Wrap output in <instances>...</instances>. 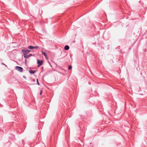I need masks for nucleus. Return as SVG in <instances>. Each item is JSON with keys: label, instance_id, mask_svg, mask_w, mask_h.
Wrapping results in <instances>:
<instances>
[{"label": "nucleus", "instance_id": "f257e3e1", "mask_svg": "<svg viewBox=\"0 0 147 147\" xmlns=\"http://www.w3.org/2000/svg\"><path fill=\"white\" fill-rule=\"evenodd\" d=\"M22 51L24 55H25V54H26V55H27L31 51L24 49L22 50Z\"/></svg>", "mask_w": 147, "mask_h": 147}, {"label": "nucleus", "instance_id": "f03ea898", "mask_svg": "<svg viewBox=\"0 0 147 147\" xmlns=\"http://www.w3.org/2000/svg\"><path fill=\"white\" fill-rule=\"evenodd\" d=\"M43 63V61L42 60H40L39 59H37V63L38 64V67H39L41 66Z\"/></svg>", "mask_w": 147, "mask_h": 147}, {"label": "nucleus", "instance_id": "7ed1b4c3", "mask_svg": "<svg viewBox=\"0 0 147 147\" xmlns=\"http://www.w3.org/2000/svg\"><path fill=\"white\" fill-rule=\"evenodd\" d=\"M16 69L20 72H22L23 70V69L22 67L18 66H16Z\"/></svg>", "mask_w": 147, "mask_h": 147}, {"label": "nucleus", "instance_id": "20e7f679", "mask_svg": "<svg viewBox=\"0 0 147 147\" xmlns=\"http://www.w3.org/2000/svg\"><path fill=\"white\" fill-rule=\"evenodd\" d=\"M24 55V57L25 58H28L29 57H30L32 56V54H29L28 55H26V54H25Z\"/></svg>", "mask_w": 147, "mask_h": 147}, {"label": "nucleus", "instance_id": "39448f33", "mask_svg": "<svg viewBox=\"0 0 147 147\" xmlns=\"http://www.w3.org/2000/svg\"><path fill=\"white\" fill-rule=\"evenodd\" d=\"M42 53L43 55H44L45 57L46 58V59H47L48 56L46 53L43 51H42Z\"/></svg>", "mask_w": 147, "mask_h": 147}, {"label": "nucleus", "instance_id": "423d86ee", "mask_svg": "<svg viewBox=\"0 0 147 147\" xmlns=\"http://www.w3.org/2000/svg\"><path fill=\"white\" fill-rule=\"evenodd\" d=\"M36 72V71L33 70H29V72L31 74H33Z\"/></svg>", "mask_w": 147, "mask_h": 147}, {"label": "nucleus", "instance_id": "0eeeda50", "mask_svg": "<svg viewBox=\"0 0 147 147\" xmlns=\"http://www.w3.org/2000/svg\"><path fill=\"white\" fill-rule=\"evenodd\" d=\"M69 47L68 45H66L65 46V50H67L69 49Z\"/></svg>", "mask_w": 147, "mask_h": 147}, {"label": "nucleus", "instance_id": "6e6552de", "mask_svg": "<svg viewBox=\"0 0 147 147\" xmlns=\"http://www.w3.org/2000/svg\"><path fill=\"white\" fill-rule=\"evenodd\" d=\"M28 48L31 49H34V47L32 46H29L28 47Z\"/></svg>", "mask_w": 147, "mask_h": 147}, {"label": "nucleus", "instance_id": "1a4fd4ad", "mask_svg": "<svg viewBox=\"0 0 147 147\" xmlns=\"http://www.w3.org/2000/svg\"><path fill=\"white\" fill-rule=\"evenodd\" d=\"M36 81H37V84L38 85H39V84L38 82V79H36Z\"/></svg>", "mask_w": 147, "mask_h": 147}, {"label": "nucleus", "instance_id": "9d476101", "mask_svg": "<svg viewBox=\"0 0 147 147\" xmlns=\"http://www.w3.org/2000/svg\"><path fill=\"white\" fill-rule=\"evenodd\" d=\"M72 68V67L71 65H70L69 67V69H71Z\"/></svg>", "mask_w": 147, "mask_h": 147}, {"label": "nucleus", "instance_id": "9b49d317", "mask_svg": "<svg viewBox=\"0 0 147 147\" xmlns=\"http://www.w3.org/2000/svg\"><path fill=\"white\" fill-rule=\"evenodd\" d=\"M42 93V91L41 90H40V95H41Z\"/></svg>", "mask_w": 147, "mask_h": 147}, {"label": "nucleus", "instance_id": "f8f14e48", "mask_svg": "<svg viewBox=\"0 0 147 147\" xmlns=\"http://www.w3.org/2000/svg\"><path fill=\"white\" fill-rule=\"evenodd\" d=\"M38 48V46L34 47V49H37Z\"/></svg>", "mask_w": 147, "mask_h": 147}, {"label": "nucleus", "instance_id": "ddd939ff", "mask_svg": "<svg viewBox=\"0 0 147 147\" xmlns=\"http://www.w3.org/2000/svg\"><path fill=\"white\" fill-rule=\"evenodd\" d=\"M2 64H3V65H5V64H4V63H2Z\"/></svg>", "mask_w": 147, "mask_h": 147}]
</instances>
